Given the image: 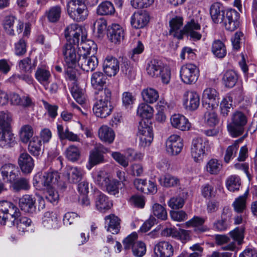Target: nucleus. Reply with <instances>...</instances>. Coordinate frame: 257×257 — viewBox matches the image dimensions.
<instances>
[{
  "instance_id": "1",
  "label": "nucleus",
  "mask_w": 257,
  "mask_h": 257,
  "mask_svg": "<svg viewBox=\"0 0 257 257\" xmlns=\"http://www.w3.org/2000/svg\"><path fill=\"white\" fill-rule=\"evenodd\" d=\"M96 51V45L90 40H87L86 43H80L77 55L75 49L70 45L66 46L64 50V60L66 72L70 75L71 79L75 78L74 70L77 66L86 72L92 71L97 67L98 61L94 56Z\"/></svg>"
},
{
  "instance_id": "2",
  "label": "nucleus",
  "mask_w": 257,
  "mask_h": 257,
  "mask_svg": "<svg viewBox=\"0 0 257 257\" xmlns=\"http://www.w3.org/2000/svg\"><path fill=\"white\" fill-rule=\"evenodd\" d=\"M111 95L110 90L106 88L104 90L95 92L96 101L92 109L96 116L105 118L111 113L113 107L110 103Z\"/></svg>"
},
{
  "instance_id": "3",
  "label": "nucleus",
  "mask_w": 257,
  "mask_h": 257,
  "mask_svg": "<svg viewBox=\"0 0 257 257\" xmlns=\"http://www.w3.org/2000/svg\"><path fill=\"white\" fill-rule=\"evenodd\" d=\"M65 37L67 40V43L63 48L62 52L64 56V50L67 45L71 46L75 49V46L78 45L79 38L81 37V42L86 43L87 32L85 28L79 26L76 24H73L67 26L64 31Z\"/></svg>"
},
{
  "instance_id": "4",
  "label": "nucleus",
  "mask_w": 257,
  "mask_h": 257,
  "mask_svg": "<svg viewBox=\"0 0 257 257\" xmlns=\"http://www.w3.org/2000/svg\"><path fill=\"white\" fill-rule=\"evenodd\" d=\"M19 215V209L12 202L6 200L0 201L1 224L5 225L7 222H14Z\"/></svg>"
},
{
  "instance_id": "5",
  "label": "nucleus",
  "mask_w": 257,
  "mask_h": 257,
  "mask_svg": "<svg viewBox=\"0 0 257 257\" xmlns=\"http://www.w3.org/2000/svg\"><path fill=\"white\" fill-rule=\"evenodd\" d=\"M247 123V117L242 112L237 111L231 116V121L227 126L229 134L233 138L241 135L244 132V126Z\"/></svg>"
},
{
  "instance_id": "6",
  "label": "nucleus",
  "mask_w": 257,
  "mask_h": 257,
  "mask_svg": "<svg viewBox=\"0 0 257 257\" xmlns=\"http://www.w3.org/2000/svg\"><path fill=\"white\" fill-rule=\"evenodd\" d=\"M208 142L201 138L194 139L190 147V156L196 163L203 162L207 153Z\"/></svg>"
},
{
  "instance_id": "7",
  "label": "nucleus",
  "mask_w": 257,
  "mask_h": 257,
  "mask_svg": "<svg viewBox=\"0 0 257 257\" xmlns=\"http://www.w3.org/2000/svg\"><path fill=\"white\" fill-rule=\"evenodd\" d=\"M199 75V69L195 65L192 63L184 65L180 70V76L182 81L187 84L195 83Z\"/></svg>"
},
{
  "instance_id": "8",
  "label": "nucleus",
  "mask_w": 257,
  "mask_h": 257,
  "mask_svg": "<svg viewBox=\"0 0 257 257\" xmlns=\"http://www.w3.org/2000/svg\"><path fill=\"white\" fill-rule=\"evenodd\" d=\"M67 12L74 21L81 22L85 20L88 16L85 3H67Z\"/></svg>"
},
{
  "instance_id": "9",
  "label": "nucleus",
  "mask_w": 257,
  "mask_h": 257,
  "mask_svg": "<svg viewBox=\"0 0 257 257\" xmlns=\"http://www.w3.org/2000/svg\"><path fill=\"white\" fill-rule=\"evenodd\" d=\"M108 152V149L104 147L102 145L96 146L92 150L89 154L88 159V165L86 167L88 170L95 165L103 163L105 162L103 154Z\"/></svg>"
},
{
  "instance_id": "10",
  "label": "nucleus",
  "mask_w": 257,
  "mask_h": 257,
  "mask_svg": "<svg viewBox=\"0 0 257 257\" xmlns=\"http://www.w3.org/2000/svg\"><path fill=\"white\" fill-rule=\"evenodd\" d=\"M223 21L226 30L234 31L240 27V15L235 10H228Z\"/></svg>"
},
{
  "instance_id": "11",
  "label": "nucleus",
  "mask_w": 257,
  "mask_h": 257,
  "mask_svg": "<svg viewBox=\"0 0 257 257\" xmlns=\"http://www.w3.org/2000/svg\"><path fill=\"white\" fill-rule=\"evenodd\" d=\"M183 147V140L177 135H172L166 142L167 152L171 155H177L182 151Z\"/></svg>"
},
{
  "instance_id": "12",
  "label": "nucleus",
  "mask_w": 257,
  "mask_h": 257,
  "mask_svg": "<svg viewBox=\"0 0 257 257\" xmlns=\"http://www.w3.org/2000/svg\"><path fill=\"white\" fill-rule=\"evenodd\" d=\"M183 104L187 110H196L200 104L199 94L193 91H185L183 95Z\"/></svg>"
},
{
  "instance_id": "13",
  "label": "nucleus",
  "mask_w": 257,
  "mask_h": 257,
  "mask_svg": "<svg viewBox=\"0 0 257 257\" xmlns=\"http://www.w3.org/2000/svg\"><path fill=\"white\" fill-rule=\"evenodd\" d=\"M0 173L3 180L6 182H13L19 174L18 168L12 164L4 165L0 169Z\"/></svg>"
},
{
  "instance_id": "14",
  "label": "nucleus",
  "mask_w": 257,
  "mask_h": 257,
  "mask_svg": "<svg viewBox=\"0 0 257 257\" xmlns=\"http://www.w3.org/2000/svg\"><path fill=\"white\" fill-rule=\"evenodd\" d=\"M103 70L108 76H115L119 70L118 60L111 56H106L103 61Z\"/></svg>"
},
{
  "instance_id": "15",
  "label": "nucleus",
  "mask_w": 257,
  "mask_h": 257,
  "mask_svg": "<svg viewBox=\"0 0 257 257\" xmlns=\"http://www.w3.org/2000/svg\"><path fill=\"white\" fill-rule=\"evenodd\" d=\"M154 252L158 257H172L174 248L170 242L162 240L155 245Z\"/></svg>"
},
{
  "instance_id": "16",
  "label": "nucleus",
  "mask_w": 257,
  "mask_h": 257,
  "mask_svg": "<svg viewBox=\"0 0 257 257\" xmlns=\"http://www.w3.org/2000/svg\"><path fill=\"white\" fill-rule=\"evenodd\" d=\"M19 205L25 212L30 214L36 212V199L33 195L25 194L22 196L19 200Z\"/></svg>"
},
{
  "instance_id": "17",
  "label": "nucleus",
  "mask_w": 257,
  "mask_h": 257,
  "mask_svg": "<svg viewBox=\"0 0 257 257\" xmlns=\"http://www.w3.org/2000/svg\"><path fill=\"white\" fill-rule=\"evenodd\" d=\"M96 209L100 212H105L112 206V203L107 196L100 192L95 193Z\"/></svg>"
},
{
  "instance_id": "18",
  "label": "nucleus",
  "mask_w": 257,
  "mask_h": 257,
  "mask_svg": "<svg viewBox=\"0 0 257 257\" xmlns=\"http://www.w3.org/2000/svg\"><path fill=\"white\" fill-rule=\"evenodd\" d=\"M230 238V242L227 245L224 246L222 249L224 250H233L236 247V244H240L243 239V231L238 227L235 228L229 233Z\"/></svg>"
},
{
  "instance_id": "19",
  "label": "nucleus",
  "mask_w": 257,
  "mask_h": 257,
  "mask_svg": "<svg viewBox=\"0 0 257 257\" xmlns=\"http://www.w3.org/2000/svg\"><path fill=\"white\" fill-rule=\"evenodd\" d=\"M145 103H140L137 108V115L140 117L141 120L139 121L138 132L137 133V137L140 141V145L144 146L145 143Z\"/></svg>"
},
{
  "instance_id": "20",
  "label": "nucleus",
  "mask_w": 257,
  "mask_h": 257,
  "mask_svg": "<svg viewBox=\"0 0 257 257\" xmlns=\"http://www.w3.org/2000/svg\"><path fill=\"white\" fill-rule=\"evenodd\" d=\"M18 164L22 171L26 174L30 173L35 165L33 159L27 152H23L20 155Z\"/></svg>"
},
{
  "instance_id": "21",
  "label": "nucleus",
  "mask_w": 257,
  "mask_h": 257,
  "mask_svg": "<svg viewBox=\"0 0 257 257\" xmlns=\"http://www.w3.org/2000/svg\"><path fill=\"white\" fill-rule=\"evenodd\" d=\"M35 76L45 89L47 90L51 78V74L49 68L46 66L38 67L35 72Z\"/></svg>"
},
{
  "instance_id": "22",
  "label": "nucleus",
  "mask_w": 257,
  "mask_h": 257,
  "mask_svg": "<svg viewBox=\"0 0 257 257\" xmlns=\"http://www.w3.org/2000/svg\"><path fill=\"white\" fill-rule=\"evenodd\" d=\"M172 126L182 131H188L191 127V123L188 119L180 114H174L170 118Z\"/></svg>"
},
{
  "instance_id": "23",
  "label": "nucleus",
  "mask_w": 257,
  "mask_h": 257,
  "mask_svg": "<svg viewBox=\"0 0 257 257\" xmlns=\"http://www.w3.org/2000/svg\"><path fill=\"white\" fill-rule=\"evenodd\" d=\"M16 143L15 137L11 131V128L0 130V147H12Z\"/></svg>"
},
{
  "instance_id": "24",
  "label": "nucleus",
  "mask_w": 257,
  "mask_h": 257,
  "mask_svg": "<svg viewBox=\"0 0 257 257\" xmlns=\"http://www.w3.org/2000/svg\"><path fill=\"white\" fill-rule=\"evenodd\" d=\"M205 219L200 216H194L191 219L185 223L186 227H193L194 231L197 233H200L207 231L208 227L204 225Z\"/></svg>"
},
{
  "instance_id": "25",
  "label": "nucleus",
  "mask_w": 257,
  "mask_h": 257,
  "mask_svg": "<svg viewBox=\"0 0 257 257\" xmlns=\"http://www.w3.org/2000/svg\"><path fill=\"white\" fill-rule=\"evenodd\" d=\"M184 30L188 36L190 37L192 40L197 41L201 38L200 26L194 20H191L185 25Z\"/></svg>"
},
{
  "instance_id": "26",
  "label": "nucleus",
  "mask_w": 257,
  "mask_h": 257,
  "mask_svg": "<svg viewBox=\"0 0 257 257\" xmlns=\"http://www.w3.org/2000/svg\"><path fill=\"white\" fill-rule=\"evenodd\" d=\"M183 26V19L180 17H176L170 21V35L178 39L183 38V31L181 29Z\"/></svg>"
},
{
  "instance_id": "27",
  "label": "nucleus",
  "mask_w": 257,
  "mask_h": 257,
  "mask_svg": "<svg viewBox=\"0 0 257 257\" xmlns=\"http://www.w3.org/2000/svg\"><path fill=\"white\" fill-rule=\"evenodd\" d=\"M218 92L214 88L209 87L206 88L202 95L203 102L208 104L209 108H214L218 102Z\"/></svg>"
},
{
  "instance_id": "28",
  "label": "nucleus",
  "mask_w": 257,
  "mask_h": 257,
  "mask_svg": "<svg viewBox=\"0 0 257 257\" xmlns=\"http://www.w3.org/2000/svg\"><path fill=\"white\" fill-rule=\"evenodd\" d=\"M210 14L214 23L218 24L223 22L225 16L224 7L218 2L213 3L210 8Z\"/></svg>"
},
{
  "instance_id": "29",
  "label": "nucleus",
  "mask_w": 257,
  "mask_h": 257,
  "mask_svg": "<svg viewBox=\"0 0 257 257\" xmlns=\"http://www.w3.org/2000/svg\"><path fill=\"white\" fill-rule=\"evenodd\" d=\"M231 218V212L228 209H223L221 215V219L214 223V228L220 231L226 230L230 225Z\"/></svg>"
},
{
  "instance_id": "30",
  "label": "nucleus",
  "mask_w": 257,
  "mask_h": 257,
  "mask_svg": "<svg viewBox=\"0 0 257 257\" xmlns=\"http://www.w3.org/2000/svg\"><path fill=\"white\" fill-rule=\"evenodd\" d=\"M145 232V222L142 225L138 232H133L127 235L122 241L124 248L125 249H130L133 248L134 244L136 243V240L138 238L143 237V233Z\"/></svg>"
},
{
  "instance_id": "31",
  "label": "nucleus",
  "mask_w": 257,
  "mask_h": 257,
  "mask_svg": "<svg viewBox=\"0 0 257 257\" xmlns=\"http://www.w3.org/2000/svg\"><path fill=\"white\" fill-rule=\"evenodd\" d=\"M164 65L161 60L157 59H151L148 62L146 70L150 77L156 78L159 76V73Z\"/></svg>"
},
{
  "instance_id": "32",
  "label": "nucleus",
  "mask_w": 257,
  "mask_h": 257,
  "mask_svg": "<svg viewBox=\"0 0 257 257\" xmlns=\"http://www.w3.org/2000/svg\"><path fill=\"white\" fill-rule=\"evenodd\" d=\"M105 228L112 234H117L120 229V220L114 214H110L104 218Z\"/></svg>"
},
{
  "instance_id": "33",
  "label": "nucleus",
  "mask_w": 257,
  "mask_h": 257,
  "mask_svg": "<svg viewBox=\"0 0 257 257\" xmlns=\"http://www.w3.org/2000/svg\"><path fill=\"white\" fill-rule=\"evenodd\" d=\"M109 39L114 43H119L124 38V31L117 24H112L109 30Z\"/></svg>"
},
{
  "instance_id": "34",
  "label": "nucleus",
  "mask_w": 257,
  "mask_h": 257,
  "mask_svg": "<svg viewBox=\"0 0 257 257\" xmlns=\"http://www.w3.org/2000/svg\"><path fill=\"white\" fill-rule=\"evenodd\" d=\"M57 134L61 140H68L71 142H79L80 138L76 134L69 131L68 127L64 129V126L60 124H57Z\"/></svg>"
},
{
  "instance_id": "35",
  "label": "nucleus",
  "mask_w": 257,
  "mask_h": 257,
  "mask_svg": "<svg viewBox=\"0 0 257 257\" xmlns=\"http://www.w3.org/2000/svg\"><path fill=\"white\" fill-rule=\"evenodd\" d=\"M106 77L104 74L100 71L94 72L91 77V84L92 87L98 90V91L104 90V85L106 83Z\"/></svg>"
},
{
  "instance_id": "36",
  "label": "nucleus",
  "mask_w": 257,
  "mask_h": 257,
  "mask_svg": "<svg viewBox=\"0 0 257 257\" xmlns=\"http://www.w3.org/2000/svg\"><path fill=\"white\" fill-rule=\"evenodd\" d=\"M98 136L102 141L111 144L114 140L115 134L111 128L102 125L98 130Z\"/></svg>"
},
{
  "instance_id": "37",
  "label": "nucleus",
  "mask_w": 257,
  "mask_h": 257,
  "mask_svg": "<svg viewBox=\"0 0 257 257\" xmlns=\"http://www.w3.org/2000/svg\"><path fill=\"white\" fill-rule=\"evenodd\" d=\"M58 215L56 212H47L43 218V224L47 228H56L58 226Z\"/></svg>"
},
{
  "instance_id": "38",
  "label": "nucleus",
  "mask_w": 257,
  "mask_h": 257,
  "mask_svg": "<svg viewBox=\"0 0 257 257\" xmlns=\"http://www.w3.org/2000/svg\"><path fill=\"white\" fill-rule=\"evenodd\" d=\"M28 149L30 153L35 157H39L43 153L42 141L38 137H34L29 141Z\"/></svg>"
},
{
  "instance_id": "39",
  "label": "nucleus",
  "mask_w": 257,
  "mask_h": 257,
  "mask_svg": "<svg viewBox=\"0 0 257 257\" xmlns=\"http://www.w3.org/2000/svg\"><path fill=\"white\" fill-rule=\"evenodd\" d=\"M62 13L61 8L59 6L50 7L46 11L45 16L50 23H55L59 21Z\"/></svg>"
},
{
  "instance_id": "40",
  "label": "nucleus",
  "mask_w": 257,
  "mask_h": 257,
  "mask_svg": "<svg viewBox=\"0 0 257 257\" xmlns=\"http://www.w3.org/2000/svg\"><path fill=\"white\" fill-rule=\"evenodd\" d=\"M222 169L221 162L216 159H211L208 161L205 167L206 172L210 175H217Z\"/></svg>"
},
{
  "instance_id": "41",
  "label": "nucleus",
  "mask_w": 257,
  "mask_h": 257,
  "mask_svg": "<svg viewBox=\"0 0 257 257\" xmlns=\"http://www.w3.org/2000/svg\"><path fill=\"white\" fill-rule=\"evenodd\" d=\"M131 25L136 29L145 27V10H138L131 17Z\"/></svg>"
},
{
  "instance_id": "42",
  "label": "nucleus",
  "mask_w": 257,
  "mask_h": 257,
  "mask_svg": "<svg viewBox=\"0 0 257 257\" xmlns=\"http://www.w3.org/2000/svg\"><path fill=\"white\" fill-rule=\"evenodd\" d=\"M211 52L215 57L218 58L224 57L227 53L224 44L219 40H215L212 42Z\"/></svg>"
},
{
  "instance_id": "43",
  "label": "nucleus",
  "mask_w": 257,
  "mask_h": 257,
  "mask_svg": "<svg viewBox=\"0 0 257 257\" xmlns=\"http://www.w3.org/2000/svg\"><path fill=\"white\" fill-rule=\"evenodd\" d=\"M115 12L113 5L109 1L102 2L97 8V13L100 16L112 15Z\"/></svg>"
},
{
  "instance_id": "44",
  "label": "nucleus",
  "mask_w": 257,
  "mask_h": 257,
  "mask_svg": "<svg viewBox=\"0 0 257 257\" xmlns=\"http://www.w3.org/2000/svg\"><path fill=\"white\" fill-rule=\"evenodd\" d=\"M248 194V190H246L243 195L236 198L232 206L234 211L238 213H242L246 209V199Z\"/></svg>"
},
{
  "instance_id": "45",
  "label": "nucleus",
  "mask_w": 257,
  "mask_h": 257,
  "mask_svg": "<svg viewBox=\"0 0 257 257\" xmlns=\"http://www.w3.org/2000/svg\"><path fill=\"white\" fill-rule=\"evenodd\" d=\"M70 92L76 102L80 104L85 103L86 98L84 91L82 88H80L76 83H73V85L70 88Z\"/></svg>"
},
{
  "instance_id": "46",
  "label": "nucleus",
  "mask_w": 257,
  "mask_h": 257,
  "mask_svg": "<svg viewBox=\"0 0 257 257\" xmlns=\"http://www.w3.org/2000/svg\"><path fill=\"white\" fill-rule=\"evenodd\" d=\"M21 214V212L20 211V215L18 217L16 218L15 221H14V222L10 221L9 225L10 226L16 225L19 230H22V231H25L26 228L31 225L32 220L27 217H22Z\"/></svg>"
},
{
  "instance_id": "47",
  "label": "nucleus",
  "mask_w": 257,
  "mask_h": 257,
  "mask_svg": "<svg viewBox=\"0 0 257 257\" xmlns=\"http://www.w3.org/2000/svg\"><path fill=\"white\" fill-rule=\"evenodd\" d=\"M238 79L237 74L233 70L226 71L223 75L222 81L225 87H233L236 84Z\"/></svg>"
},
{
  "instance_id": "48",
  "label": "nucleus",
  "mask_w": 257,
  "mask_h": 257,
  "mask_svg": "<svg viewBox=\"0 0 257 257\" xmlns=\"http://www.w3.org/2000/svg\"><path fill=\"white\" fill-rule=\"evenodd\" d=\"M34 135V129L30 124L23 125L19 132L20 139L25 144H27L32 138Z\"/></svg>"
},
{
  "instance_id": "49",
  "label": "nucleus",
  "mask_w": 257,
  "mask_h": 257,
  "mask_svg": "<svg viewBox=\"0 0 257 257\" xmlns=\"http://www.w3.org/2000/svg\"><path fill=\"white\" fill-rule=\"evenodd\" d=\"M159 181L162 185L166 187L177 186L180 184V179L177 177L170 174L161 177Z\"/></svg>"
},
{
  "instance_id": "50",
  "label": "nucleus",
  "mask_w": 257,
  "mask_h": 257,
  "mask_svg": "<svg viewBox=\"0 0 257 257\" xmlns=\"http://www.w3.org/2000/svg\"><path fill=\"white\" fill-rule=\"evenodd\" d=\"M92 177L95 183L103 188L109 179L106 173L104 171H98L92 173Z\"/></svg>"
},
{
  "instance_id": "51",
  "label": "nucleus",
  "mask_w": 257,
  "mask_h": 257,
  "mask_svg": "<svg viewBox=\"0 0 257 257\" xmlns=\"http://www.w3.org/2000/svg\"><path fill=\"white\" fill-rule=\"evenodd\" d=\"M226 187L231 192L238 191L241 185L240 178L235 175H231L227 178L226 181Z\"/></svg>"
},
{
  "instance_id": "52",
  "label": "nucleus",
  "mask_w": 257,
  "mask_h": 257,
  "mask_svg": "<svg viewBox=\"0 0 257 257\" xmlns=\"http://www.w3.org/2000/svg\"><path fill=\"white\" fill-rule=\"evenodd\" d=\"M232 98L229 95H226L223 98L220 102V109L221 114L226 116L228 115L232 107Z\"/></svg>"
},
{
  "instance_id": "53",
  "label": "nucleus",
  "mask_w": 257,
  "mask_h": 257,
  "mask_svg": "<svg viewBox=\"0 0 257 257\" xmlns=\"http://www.w3.org/2000/svg\"><path fill=\"white\" fill-rule=\"evenodd\" d=\"M66 158L70 161L74 162L79 160L80 151L78 147L74 145L69 146L65 151Z\"/></svg>"
},
{
  "instance_id": "54",
  "label": "nucleus",
  "mask_w": 257,
  "mask_h": 257,
  "mask_svg": "<svg viewBox=\"0 0 257 257\" xmlns=\"http://www.w3.org/2000/svg\"><path fill=\"white\" fill-rule=\"evenodd\" d=\"M85 174V171L80 167H71L69 173V180L72 183L79 181Z\"/></svg>"
},
{
  "instance_id": "55",
  "label": "nucleus",
  "mask_w": 257,
  "mask_h": 257,
  "mask_svg": "<svg viewBox=\"0 0 257 257\" xmlns=\"http://www.w3.org/2000/svg\"><path fill=\"white\" fill-rule=\"evenodd\" d=\"M13 182L12 187L16 192H19L21 190H27L30 188L29 181L27 179L22 178L18 180L16 179Z\"/></svg>"
},
{
  "instance_id": "56",
  "label": "nucleus",
  "mask_w": 257,
  "mask_h": 257,
  "mask_svg": "<svg viewBox=\"0 0 257 257\" xmlns=\"http://www.w3.org/2000/svg\"><path fill=\"white\" fill-rule=\"evenodd\" d=\"M12 121V115L8 111L0 112V130L11 128V124Z\"/></svg>"
},
{
  "instance_id": "57",
  "label": "nucleus",
  "mask_w": 257,
  "mask_h": 257,
  "mask_svg": "<svg viewBox=\"0 0 257 257\" xmlns=\"http://www.w3.org/2000/svg\"><path fill=\"white\" fill-rule=\"evenodd\" d=\"M16 20V18L13 16H6L3 21V25L6 32L10 35H14V25Z\"/></svg>"
},
{
  "instance_id": "58",
  "label": "nucleus",
  "mask_w": 257,
  "mask_h": 257,
  "mask_svg": "<svg viewBox=\"0 0 257 257\" xmlns=\"http://www.w3.org/2000/svg\"><path fill=\"white\" fill-rule=\"evenodd\" d=\"M238 147V142L237 141H236L232 145L227 147L224 157V160L226 163H228L235 156Z\"/></svg>"
},
{
  "instance_id": "59",
  "label": "nucleus",
  "mask_w": 257,
  "mask_h": 257,
  "mask_svg": "<svg viewBox=\"0 0 257 257\" xmlns=\"http://www.w3.org/2000/svg\"><path fill=\"white\" fill-rule=\"evenodd\" d=\"M152 211L155 216L158 219L166 220L167 218V212L165 208L159 203H155L152 207Z\"/></svg>"
},
{
  "instance_id": "60",
  "label": "nucleus",
  "mask_w": 257,
  "mask_h": 257,
  "mask_svg": "<svg viewBox=\"0 0 257 257\" xmlns=\"http://www.w3.org/2000/svg\"><path fill=\"white\" fill-rule=\"evenodd\" d=\"M211 108V110L206 111L204 114V121L209 126H213L218 122L216 113Z\"/></svg>"
},
{
  "instance_id": "61",
  "label": "nucleus",
  "mask_w": 257,
  "mask_h": 257,
  "mask_svg": "<svg viewBox=\"0 0 257 257\" xmlns=\"http://www.w3.org/2000/svg\"><path fill=\"white\" fill-rule=\"evenodd\" d=\"M121 100L123 107L126 109H131L135 103L136 98L132 93L126 91L122 94Z\"/></svg>"
},
{
  "instance_id": "62",
  "label": "nucleus",
  "mask_w": 257,
  "mask_h": 257,
  "mask_svg": "<svg viewBox=\"0 0 257 257\" xmlns=\"http://www.w3.org/2000/svg\"><path fill=\"white\" fill-rule=\"evenodd\" d=\"M120 182L115 179L111 180H108L106 183V185L104 186L103 188H105L106 191L110 195H115L119 192V185Z\"/></svg>"
},
{
  "instance_id": "63",
  "label": "nucleus",
  "mask_w": 257,
  "mask_h": 257,
  "mask_svg": "<svg viewBox=\"0 0 257 257\" xmlns=\"http://www.w3.org/2000/svg\"><path fill=\"white\" fill-rule=\"evenodd\" d=\"M46 187L51 188V185L57 183L59 175L56 172H47L44 173Z\"/></svg>"
},
{
  "instance_id": "64",
  "label": "nucleus",
  "mask_w": 257,
  "mask_h": 257,
  "mask_svg": "<svg viewBox=\"0 0 257 257\" xmlns=\"http://www.w3.org/2000/svg\"><path fill=\"white\" fill-rule=\"evenodd\" d=\"M27 43L24 38L21 39L15 44L14 53L18 56H23L27 52Z\"/></svg>"
}]
</instances>
